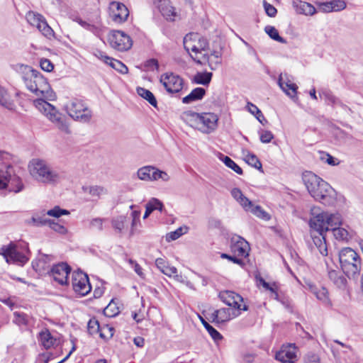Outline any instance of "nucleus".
<instances>
[{
	"label": "nucleus",
	"instance_id": "nucleus-1",
	"mask_svg": "<svg viewBox=\"0 0 363 363\" xmlns=\"http://www.w3.org/2000/svg\"><path fill=\"white\" fill-rule=\"evenodd\" d=\"M21 69L27 89L39 97L33 101L35 108L61 132L69 134L70 130L65 117L55 106L45 101V99H49L52 95L50 86L47 79L30 66L21 65Z\"/></svg>",
	"mask_w": 363,
	"mask_h": 363
},
{
	"label": "nucleus",
	"instance_id": "nucleus-2",
	"mask_svg": "<svg viewBox=\"0 0 363 363\" xmlns=\"http://www.w3.org/2000/svg\"><path fill=\"white\" fill-rule=\"evenodd\" d=\"M303 180L309 194L315 200L327 206L334 203V190L329 184L312 172L304 174Z\"/></svg>",
	"mask_w": 363,
	"mask_h": 363
},
{
	"label": "nucleus",
	"instance_id": "nucleus-3",
	"mask_svg": "<svg viewBox=\"0 0 363 363\" xmlns=\"http://www.w3.org/2000/svg\"><path fill=\"white\" fill-rule=\"evenodd\" d=\"M30 177L36 182L45 184H55L63 179L62 172L54 169L44 160L35 158L28 165Z\"/></svg>",
	"mask_w": 363,
	"mask_h": 363
},
{
	"label": "nucleus",
	"instance_id": "nucleus-4",
	"mask_svg": "<svg viewBox=\"0 0 363 363\" xmlns=\"http://www.w3.org/2000/svg\"><path fill=\"white\" fill-rule=\"evenodd\" d=\"M342 221V216L338 213H330L316 206L311 208V233H326L333 226L340 225Z\"/></svg>",
	"mask_w": 363,
	"mask_h": 363
},
{
	"label": "nucleus",
	"instance_id": "nucleus-5",
	"mask_svg": "<svg viewBox=\"0 0 363 363\" xmlns=\"http://www.w3.org/2000/svg\"><path fill=\"white\" fill-rule=\"evenodd\" d=\"M184 47L192 60L200 65L209 61L206 50L208 48V40L196 33L187 34L184 38Z\"/></svg>",
	"mask_w": 363,
	"mask_h": 363
},
{
	"label": "nucleus",
	"instance_id": "nucleus-6",
	"mask_svg": "<svg viewBox=\"0 0 363 363\" xmlns=\"http://www.w3.org/2000/svg\"><path fill=\"white\" fill-rule=\"evenodd\" d=\"M182 118L189 126L206 134L213 132L218 125V117L213 113H198L186 111L184 113Z\"/></svg>",
	"mask_w": 363,
	"mask_h": 363
},
{
	"label": "nucleus",
	"instance_id": "nucleus-7",
	"mask_svg": "<svg viewBox=\"0 0 363 363\" xmlns=\"http://www.w3.org/2000/svg\"><path fill=\"white\" fill-rule=\"evenodd\" d=\"M339 259L342 269L348 278H355L359 274L361 259L352 248L342 249L339 254Z\"/></svg>",
	"mask_w": 363,
	"mask_h": 363
},
{
	"label": "nucleus",
	"instance_id": "nucleus-8",
	"mask_svg": "<svg viewBox=\"0 0 363 363\" xmlns=\"http://www.w3.org/2000/svg\"><path fill=\"white\" fill-rule=\"evenodd\" d=\"M18 193L23 189L21 179L14 174L13 167L6 166V169H0V189Z\"/></svg>",
	"mask_w": 363,
	"mask_h": 363
},
{
	"label": "nucleus",
	"instance_id": "nucleus-9",
	"mask_svg": "<svg viewBox=\"0 0 363 363\" xmlns=\"http://www.w3.org/2000/svg\"><path fill=\"white\" fill-rule=\"evenodd\" d=\"M67 113L74 120L82 123H88L92 117L91 110L83 103L82 100L74 99L66 104Z\"/></svg>",
	"mask_w": 363,
	"mask_h": 363
},
{
	"label": "nucleus",
	"instance_id": "nucleus-10",
	"mask_svg": "<svg viewBox=\"0 0 363 363\" xmlns=\"http://www.w3.org/2000/svg\"><path fill=\"white\" fill-rule=\"evenodd\" d=\"M108 42L113 49L123 52L132 47V40L129 35L121 30H113L108 35Z\"/></svg>",
	"mask_w": 363,
	"mask_h": 363
},
{
	"label": "nucleus",
	"instance_id": "nucleus-11",
	"mask_svg": "<svg viewBox=\"0 0 363 363\" xmlns=\"http://www.w3.org/2000/svg\"><path fill=\"white\" fill-rule=\"evenodd\" d=\"M72 285L73 290L82 296H86L91 290L87 274L82 271H76L72 273Z\"/></svg>",
	"mask_w": 363,
	"mask_h": 363
},
{
	"label": "nucleus",
	"instance_id": "nucleus-12",
	"mask_svg": "<svg viewBox=\"0 0 363 363\" xmlns=\"http://www.w3.org/2000/svg\"><path fill=\"white\" fill-rule=\"evenodd\" d=\"M160 82L169 94L179 92L184 84V80L173 72H167L161 75Z\"/></svg>",
	"mask_w": 363,
	"mask_h": 363
},
{
	"label": "nucleus",
	"instance_id": "nucleus-13",
	"mask_svg": "<svg viewBox=\"0 0 363 363\" xmlns=\"http://www.w3.org/2000/svg\"><path fill=\"white\" fill-rule=\"evenodd\" d=\"M109 16L116 23H123L127 21L129 11L126 6L119 1H111L108 6Z\"/></svg>",
	"mask_w": 363,
	"mask_h": 363
},
{
	"label": "nucleus",
	"instance_id": "nucleus-14",
	"mask_svg": "<svg viewBox=\"0 0 363 363\" xmlns=\"http://www.w3.org/2000/svg\"><path fill=\"white\" fill-rule=\"evenodd\" d=\"M219 298L226 305L238 310L247 311V307L243 303L242 297L232 291H224L219 294Z\"/></svg>",
	"mask_w": 363,
	"mask_h": 363
},
{
	"label": "nucleus",
	"instance_id": "nucleus-15",
	"mask_svg": "<svg viewBox=\"0 0 363 363\" xmlns=\"http://www.w3.org/2000/svg\"><path fill=\"white\" fill-rule=\"evenodd\" d=\"M230 250L233 255L239 257H247L249 255V243L239 235H233L230 239Z\"/></svg>",
	"mask_w": 363,
	"mask_h": 363
},
{
	"label": "nucleus",
	"instance_id": "nucleus-16",
	"mask_svg": "<svg viewBox=\"0 0 363 363\" xmlns=\"http://www.w3.org/2000/svg\"><path fill=\"white\" fill-rule=\"evenodd\" d=\"M278 84L281 90L294 101L298 100V86L287 74H281L278 78Z\"/></svg>",
	"mask_w": 363,
	"mask_h": 363
},
{
	"label": "nucleus",
	"instance_id": "nucleus-17",
	"mask_svg": "<svg viewBox=\"0 0 363 363\" xmlns=\"http://www.w3.org/2000/svg\"><path fill=\"white\" fill-rule=\"evenodd\" d=\"M70 272L71 267L67 263L61 262L54 265L50 272L54 280L63 286L67 284Z\"/></svg>",
	"mask_w": 363,
	"mask_h": 363
},
{
	"label": "nucleus",
	"instance_id": "nucleus-18",
	"mask_svg": "<svg viewBox=\"0 0 363 363\" xmlns=\"http://www.w3.org/2000/svg\"><path fill=\"white\" fill-rule=\"evenodd\" d=\"M275 359L281 363H295L297 360L296 347L292 344L283 345L276 353Z\"/></svg>",
	"mask_w": 363,
	"mask_h": 363
},
{
	"label": "nucleus",
	"instance_id": "nucleus-19",
	"mask_svg": "<svg viewBox=\"0 0 363 363\" xmlns=\"http://www.w3.org/2000/svg\"><path fill=\"white\" fill-rule=\"evenodd\" d=\"M325 264L327 266L328 279L337 288L345 289L347 283L346 278L341 274L340 272L330 267L327 260H325Z\"/></svg>",
	"mask_w": 363,
	"mask_h": 363
},
{
	"label": "nucleus",
	"instance_id": "nucleus-20",
	"mask_svg": "<svg viewBox=\"0 0 363 363\" xmlns=\"http://www.w3.org/2000/svg\"><path fill=\"white\" fill-rule=\"evenodd\" d=\"M313 242L320 252L324 257L328 255V245L326 242V233H311Z\"/></svg>",
	"mask_w": 363,
	"mask_h": 363
},
{
	"label": "nucleus",
	"instance_id": "nucleus-21",
	"mask_svg": "<svg viewBox=\"0 0 363 363\" xmlns=\"http://www.w3.org/2000/svg\"><path fill=\"white\" fill-rule=\"evenodd\" d=\"M345 8L346 3L343 0H332L319 4L320 10L325 13L337 12L344 10Z\"/></svg>",
	"mask_w": 363,
	"mask_h": 363
},
{
	"label": "nucleus",
	"instance_id": "nucleus-22",
	"mask_svg": "<svg viewBox=\"0 0 363 363\" xmlns=\"http://www.w3.org/2000/svg\"><path fill=\"white\" fill-rule=\"evenodd\" d=\"M309 289L314 296L326 306L332 305L329 298L328 291L325 287H318L313 284H309Z\"/></svg>",
	"mask_w": 363,
	"mask_h": 363
},
{
	"label": "nucleus",
	"instance_id": "nucleus-23",
	"mask_svg": "<svg viewBox=\"0 0 363 363\" xmlns=\"http://www.w3.org/2000/svg\"><path fill=\"white\" fill-rule=\"evenodd\" d=\"M238 315V313H232V309L223 308L214 311L211 317L213 321L217 323H223L230 320Z\"/></svg>",
	"mask_w": 363,
	"mask_h": 363
},
{
	"label": "nucleus",
	"instance_id": "nucleus-24",
	"mask_svg": "<svg viewBox=\"0 0 363 363\" xmlns=\"http://www.w3.org/2000/svg\"><path fill=\"white\" fill-rule=\"evenodd\" d=\"M292 5L296 13L299 14L311 16L313 15L316 11L313 6L305 1L294 0L292 2Z\"/></svg>",
	"mask_w": 363,
	"mask_h": 363
},
{
	"label": "nucleus",
	"instance_id": "nucleus-25",
	"mask_svg": "<svg viewBox=\"0 0 363 363\" xmlns=\"http://www.w3.org/2000/svg\"><path fill=\"white\" fill-rule=\"evenodd\" d=\"M160 12L167 21H173L177 16L175 8L169 1H164L161 4Z\"/></svg>",
	"mask_w": 363,
	"mask_h": 363
},
{
	"label": "nucleus",
	"instance_id": "nucleus-26",
	"mask_svg": "<svg viewBox=\"0 0 363 363\" xmlns=\"http://www.w3.org/2000/svg\"><path fill=\"white\" fill-rule=\"evenodd\" d=\"M206 94V90L201 87H197L194 89L189 94L182 99L184 104H191L194 101H196L203 99Z\"/></svg>",
	"mask_w": 363,
	"mask_h": 363
},
{
	"label": "nucleus",
	"instance_id": "nucleus-27",
	"mask_svg": "<svg viewBox=\"0 0 363 363\" xmlns=\"http://www.w3.org/2000/svg\"><path fill=\"white\" fill-rule=\"evenodd\" d=\"M339 226L340 225L333 226L330 228L335 239L339 241L347 242L352 238V233L345 228Z\"/></svg>",
	"mask_w": 363,
	"mask_h": 363
},
{
	"label": "nucleus",
	"instance_id": "nucleus-28",
	"mask_svg": "<svg viewBox=\"0 0 363 363\" xmlns=\"http://www.w3.org/2000/svg\"><path fill=\"white\" fill-rule=\"evenodd\" d=\"M28 259L23 253L16 250V246L13 244L9 254V263L13 262L20 265H23L28 262Z\"/></svg>",
	"mask_w": 363,
	"mask_h": 363
},
{
	"label": "nucleus",
	"instance_id": "nucleus-29",
	"mask_svg": "<svg viewBox=\"0 0 363 363\" xmlns=\"http://www.w3.org/2000/svg\"><path fill=\"white\" fill-rule=\"evenodd\" d=\"M154 166L147 165L139 168L137 171V177L139 179L146 182H153L152 174Z\"/></svg>",
	"mask_w": 363,
	"mask_h": 363
},
{
	"label": "nucleus",
	"instance_id": "nucleus-30",
	"mask_svg": "<svg viewBox=\"0 0 363 363\" xmlns=\"http://www.w3.org/2000/svg\"><path fill=\"white\" fill-rule=\"evenodd\" d=\"M39 341L45 349H50L55 345L56 340L52 336L49 330L45 329L40 333Z\"/></svg>",
	"mask_w": 363,
	"mask_h": 363
},
{
	"label": "nucleus",
	"instance_id": "nucleus-31",
	"mask_svg": "<svg viewBox=\"0 0 363 363\" xmlns=\"http://www.w3.org/2000/svg\"><path fill=\"white\" fill-rule=\"evenodd\" d=\"M83 192L89 194L92 197L99 198L101 195L107 194V190L101 186H84Z\"/></svg>",
	"mask_w": 363,
	"mask_h": 363
},
{
	"label": "nucleus",
	"instance_id": "nucleus-32",
	"mask_svg": "<svg viewBox=\"0 0 363 363\" xmlns=\"http://www.w3.org/2000/svg\"><path fill=\"white\" fill-rule=\"evenodd\" d=\"M13 315V323L19 327L27 326L30 323V316L23 312L15 311Z\"/></svg>",
	"mask_w": 363,
	"mask_h": 363
},
{
	"label": "nucleus",
	"instance_id": "nucleus-33",
	"mask_svg": "<svg viewBox=\"0 0 363 363\" xmlns=\"http://www.w3.org/2000/svg\"><path fill=\"white\" fill-rule=\"evenodd\" d=\"M0 105L8 109H12L13 106L11 96L1 86H0Z\"/></svg>",
	"mask_w": 363,
	"mask_h": 363
},
{
	"label": "nucleus",
	"instance_id": "nucleus-34",
	"mask_svg": "<svg viewBox=\"0 0 363 363\" xmlns=\"http://www.w3.org/2000/svg\"><path fill=\"white\" fill-rule=\"evenodd\" d=\"M137 93L139 96L147 100L152 106H157V100L150 91L143 87H138Z\"/></svg>",
	"mask_w": 363,
	"mask_h": 363
},
{
	"label": "nucleus",
	"instance_id": "nucleus-35",
	"mask_svg": "<svg viewBox=\"0 0 363 363\" xmlns=\"http://www.w3.org/2000/svg\"><path fill=\"white\" fill-rule=\"evenodd\" d=\"M211 72H198L194 77V82L197 84L208 85L212 78Z\"/></svg>",
	"mask_w": 363,
	"mask_h": 363
},
{
	"label": "nucleus",
	"instance_id": "nucleus-36",
	"mask_svg": "<svg viewBox=\"0 0 363 363\" xmlns=\"http://www.w3.org/2000/svg\"><path fill=\"white\" fill-rule=\"evenodd\" d=\"M26 19L28 23L38 28L39 26L45 20V18L39 13L33 11H29L26 14Z\"/></svg>",
	"mask_w": 363,
	"mask_h": 363
},
{
	"label": "nucleus",
	"instance_id": "nucleus-37",
	"mask_svg": "<svg viewBox=\"0 0 363 363\" xmlns=\"http://www.w3.org/2000/svg\"><path fill=\"white\" fill-rule=\"evenodd\" d=\"M200 319L204 328L206 329L215 342H218L223 339V336L218 331H217L213 327L208 323L202 317H200Z\"/></svg>",
	"mask_w": 363,
	"mask_h": 363
},
{
	"label": "nucleus",
	"instance_id": "nucleus-38",
	"mask_svg": "<svg viewBox=\"0 0 363 363\" xmlns=\"http://www.w3.org/2000/svg\"><path fill=\"white\" fill-rule=\"evenodd\" d=\"M264 30L272 39L283 44L286 43V40L279 35L277 29L274 26H267Z\"/></svg>",
	"mask_w": 363,
	"mask_h": 363
},
{
	"label": "nucleus",
	"instance_id": "nucleus-39",
	"mask_svg": "<svg viewBox=\"0 0 363 363\" xmlns=\"http://www.w3.org/2000/svg\"><path fill=\"white\" fill-rule=\"evenodd\" d=\"M208 57L209 61L207 62L211 69H215L216 66H218L221 63V52L220 51H213L208 55Z\"/></svg>",
	"mask_w": 363,
	"mask_h": 363
},
{
	"label": "nucleus",
	"instance_id": "nucleus-40",
	"mask_svg": "<svg viewBox=\"0 0 363 363\" xmlns=\"http://www.w3.org/2000/svg\"><path fill=\"white\" fill-rule=\"evenodd\" d=\"M108 65L121 74H126L128 72V67L123 62L114 58L111 57Z\"/></svg>",
	"mask_w": 363,
	"mask_h": 363
},
{
	"label": "nucleus",
	"instance_id": "nucleus-41",
	"mask_svg": "<svg viewBox=\"0 0 363 363\" xmlns=\"http://www.w3.org/2000/svg\"><path fill=\"white\" fill-rule=\"evenodd\" d=\"M101 325L95 318H91L88 322L87 329L90 335L100 334Z\"/></svg>",
	"mask_w": 363,
	"mask_h": 363
},
{
	"label": "nucleus",
	"instance_id": "nucleus-42",
	"mask_svg": "<svg viewBox=\"0 0 363 363\" xmlns=\"http://www.w3.org/2000/svg\"><path fill=\"white\" fill-rule=\"evenodd\" d=\"M38 29L45 37L49 39L54 36V31L45 19L41 23Z\"/></svg>",
	"mask_w": 363,
	"mask_h": 363
},
{
	"label": "nucleus",
	"instance_id": "nucleus-43",
	"mask_svg": "<svg viewBox=\"0 0 363 363\" xmlns=\"http://www.w3.org/2000/svg\"><path fill=\"white\" fill-rule=\"evenodd\" d=\"M126 217L125 216H119L112 219L111 223L113 228L118 232H121L125 228Z\"/></svg>",
	"mask_w": 363,
	"mask_h": 363
},
{
	"label": "nucleus",
	"instance_id": "nucleus-44",
	"mask_svg": "<svg viewBox=\"0 0 363 363\" xmlns=\"http://www.w3.org/2000/svg\"><path fill=\"white\" fill-rule=\"evenodd\" d=\"M245 161L252 167L257 169H262V163L256 155L251 153H247L245 155Z\"/></svg>",
	"mask_w": 363,
	"mask_h": 363
},
{
	"label": "nucleus",
	"instance_id": "nucleus-45",
	"mask_svg": "<svg viewBox=\"0 0 363 363\" xmlns=\"http://www.w3.org/2000/svg\"><path fill=\"white\" fill-rule=\"evenodd\" d=\"M186 232V228L180 227L175 230L174 231L170 232L166 235V240L167 242H171L178 239L183 234Z\"/></svg>",
	"mask_w": 363,
	"mask_h": 363
},
{
	"label": "nucleus",
	"instance_id": "nucleus-46",
	"mask_svg": "<svg viewBox=\"0 0 363 363\" xmlns=\"http://www.w3.org/2000/svg\"><path fill=\"white\" fill-rule=\"evenodd\" d=\"M114 328L109 325H104L101 327L99 336L104 339H110L113 336Z\"/></svg>",
	"mask_w": 363,
	"mask_h": 363
},
{
	"label": "nucleus",
	"instance_id": "nucleus-47",
	"mask_svg": "<svg viewBox=\"0 0 363 363\" xmlns=\"http://www.w3.org/2000/svg\"><path fill=\"white\" fill-rule=\"evenodd\" d=\"M224 164L238 174H242V170L232 159L228 156H224L222 159Z\"/></svg>",
	"mask_w": 363,
	"mask_h": 363
},
{
	"label": "nucleus",
	"instance_id": "nucleus-48",
	"mask_svg": "<svg viewBox=\"0 0 363 363\" xmlns=\"http://www.w3.org/2000/svg\"><path fill=\"white\" fill-rule=\"evenodd\" d=\"M119 312V308L113 301H111L104 310V314L108 317H114L118 315Z\"/></svg>",
	"mask_w": 363,
	"mask_h": 363
},
{
	"label": "nucleus",
	"instance_id": "nucleus-49",
	"mask_svg": "<svg viewBox=\"0 0 363 363\" xmlns=\"http://www.w3.org/2000/svg\"><path fill=\"white\" fill-rule=\"evenodd\" d=\"M49 222H50V220L47 219L44 216H33L28 223L34 226L39 227L46 225H49Z\"/></svg>",
	"mask_w": 363,
	"mask_h": 363
},
{
	"label": "nucleus",
	"instance_id": "nucleus-50",
	"mask_svg": "<svg viewBox=\"0 0 363 363\" xmlns=\"http://www.w3.org/2000/svg\"><path fill=\"white\" fill-rule=\"evenodd\" d=\"M152 211L158 210L160 212L163 211L164 205L158 199L151 198L146 203Z\"/></svg>",
	"mask_w": 363,
	"mask_h": 363
},
{
	"label": "nucleus",
	"instance_id": "nucleus-51",
	"mask_svg": "<svg viewBox=\"0 0 363 363\" xmlns=\"http://www.w3.org/2000/svg\"><path fill=\"white\" fill-rule=\"evenodd\" d=\"M152 179L153 181L162 179L164 182H168L170 179V177L166 172L160 170L155 167V169L152 174Z\"/></svg>",
	"mask_w": 363,
	"mask_h": 363
},
{
	"label": "nucleus",
	"instance_id": "nucleus-52",
	"mask_svg": "<svg viewBox=\"0 0 363 363\" xmlns=\"http://www.w3.org/2000/svg\"><path fill=\"white\" fill-rule=\"evenodd\" d=\"M46 214L52 217L59 218L62 215H69V212L67 210L62 209L57 206L52 209L48 211Z\"/></svg>",
	"mask_w": 363,
	"mask_h": 363
},
{
	"label": "nucleus",
	"instance_id": "nucleus-53",
	"mask_svg": "<svg viewBox=\"0 0 363 363\" xmlns=\"http://www.w3.org/2000/svg\"><path fill=\"white\" fill-rule=\"evenodd\" d=\"M13 243L11 242L8 245H3L0 248V255H2L7 263H9V254L13 247Z\"/></svg>",
	"mask_w": 363,
	"mask_h": 363
},
{
	"label": "nucleus",
	"instance_id": "nucleus-54",
	"mask_svg": "<svg viewBox=\"0 0 363 363\" xmlns=\"http://www.w3.org/2000/svg\"><path fill=\"white\" fill-rule=\"evenodd\" d=\"M49 226L55 232L64 235L66 234L67 232V228L57 223H55L50 220V222H49Z\"/></svg>",
	"mask_w": 363,
	"mask_h": 363
},
{
	"label": "nucleus",
	"instance_id": "nucleus-55",
	"mask_svg": "<svg viewBox=\"0 0 363 363\" xmlns=\"http://www.w3.org/2000/svg\"><path fill=\"white\" fill-rule=\"evenodd\" d=\"M260 284L262 285V286L266 289L267 290L270 291L274 294V298L275 299H278V294L277 291L275 286V284H274L273 286H271L268 282H267L264 279H259Z\"/></svg>",
	"mask_w": 363,
	"mask_h": 363
},
{
	"label": "nucleus",
	"instance_id": "nucleus-56",
	"mask_svg": "<svg viewBox=\"0 0 363 363\" xmlns=\"http://www.w3.org/2000/svg\"><path fill=\"white\" fill-rule=\"evenodd\" d=\"M249 211L262 218H265L267 216V213L259 206L252 205V207H251Z\"/></svg>",
	"mask_w": 363,
	"mask_h": 363
},
{
	"label": "nucleus",
	"instance_id": "nucleus-57",
	"mask_svg": "<svg viewBox=\"0 0 363 363\" xmlns=\"http://www.w3.org/2000/svg\"><path fill=\"white\" fill-rule=\"evenodd\" d=\"M320 96H323L326 103L330 105H334L337 101V99L329 91L323 92Z\"/></svg>",
	"mask_w": 363,
	"mask_h": 363
},
{
	"label": "nucleus",
	"instance_id": "nucleus-58",
	"mask_svg": "<svg viewBox=\"0 0 363 363\" xmlns=\"http://www.w3.org/2000/svg\"><path fill=\"white\" fill-rule=\"evenodd\" d=\"M40 65L42 69L48 72L52 71L54 69V65L48 59H41L40 61Z\"/></svg>",
	"mask_w": 363,
	"mask_h": 363
},
{
	"label": "nucleus",
	"instance_id": "nucleus-59",
	"mask_svg": "<svg viewBox=\"0 0 363 363\" xmlns=\"http://www.w3.org/2000/svg\"><path fill=\"white\" fill-rule=\"evenodd\" d=\"M263 6L266 13L270 17H274L277 13V9L266 1H263Z\"/></svg>",
	"mask_w": 363,
	"mask_h": 363
},
{
	"label": "nucleus",
	"instance_id": "nucleus-60",
	"mask_svg": "<svg viewBox=\"0 0 363 363\" xmlns=\"http://www.w3.org/2000/svg\"><path fill=\"white\" fill-rule=\"evenodd\" d=\"M220 257L223 259H228V260L233 262L235 264H237L238 265L242 266L244 264V262L242 259L238 258L237 256L233 255H230L226 253H222L220 255Z\"/></svg>",
	"mask_w": 363,
	"mask_h": 363
},
{
	"label": "nucleus",
	"instance_id": "nucleus-61",
	"mask_svg": "<svg viewBox=\"0 0 363 363\" xmlns=\"http://www.w3.org/2000/svg\"><path fill=\"white\" fill-rule=\"evenodd\" d=\"M247 108L248 111L250 113H251L252 115H254L255 116L257 114H259V117H262V119L264 120V116L262 114V111L257 108V106H255L252 103L247 102Z\"/></svg>",
	"mask_w": 363,
	"mask_h": 363
},
{
	"label": "nucleus",
	"instance_id": "nucleus-62",
	"mask_svg": "<svg viewBox=\"0 0 363 363\" xmlns=\"http://www.w3.org/2000/svg\"><path fill=\"white\" fill-rule=\"evenodd\" d=\"M274 138V135L269 130H263L260 133V140L263 143H269Z\"/></svg>",
	"mask_w": 363,
	"mask_h": 363
},
{
	"label": "nucleus",
	"instance_id": "nucleus-63",
	"mask_svg": "<svg viewBox=\"0 0 363 363\" xmlns=\"http://www.w3.org/2000/svg\"><path fill=\"white\" fill-rule=\"evenodd\" d=\"M132 218L131 227L134 228L140 223V211L133 210L130 214Z\"/></svg>",
	"mask_w": 363,
	"mask_h": 363
},
{
	"label": "nucleus",
	"instance_id": "nucleus-64",
	"mask_svg": "<svg viewBox=\"0 0 363 363\" xmlns=\"http://www.w3.org/2000/svg\"><path fill=\"white\" fill-rule=\"evenodd\" d=\"M238 202L245 211H250L253 205L252 201L245 196H243Z\"/></svg>",
	"mask_w": 363,
	"mask_h": 363
}]
</instances>
